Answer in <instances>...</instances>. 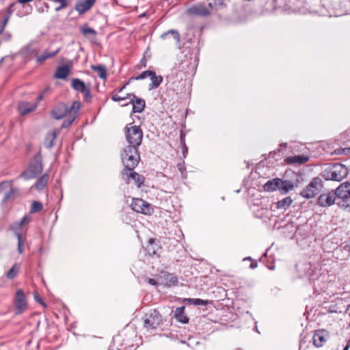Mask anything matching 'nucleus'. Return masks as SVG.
<instances>
[{
	"label": "nucleus",
	"instance_id": "39448f33",
	"mask_svg": "<svg viewBox=\"0 0 350 350\" xmlns=\"http://www.w3.org/2000/svg\"><path fill=\"white\" fill-rule=\"evenodd\" d=\"M127 98H131L130 103L133 105V113H141L145 108V100L142 98H138L134 94H126L125 96H120L118 94H113L111 96L112 100L115 102H120L125 100Z\"/></svg>",
	"mask_w": 350,
	"mask_h": 350
},
{
	"label": "nucleus",
	"instance_id": "8fccbe9b",
	"mask_svg": "<svg viewBox=\"0 0 350 350\" xmlns=\"http://www.w3.org/2000/svg\"><path fill=\"white\" fill-rule=\"evenodd\" d=\"M9 186L8 181H3L0 183V193L5 191L7 187Z\"/></svg>",
	"mask_w": 350,
	"mask_h": 350
},
{
	"label": "nucleus",
	"instance_id": "5701e85b",
	"mask_svg": "<svg viewBox=\"0 0 350 350\" xmlns=\"http://www.w3.org/2000/svg\"><path fill=\"white\" fill-rule=\"evenodd\" d=\"M70 72V68L67 65L59 67L55 73V77L57 79H66Z\"/></svg>",
	"mask_w": 350,
	"mask_h": 350
},
{
	"label": "nucleus",
	"instance_id": "aec40b11",
	"mask_svg": "<svg viewBox=\"0 0 350 350\" xmlns=\"http://www.w3.org/2000/svg\"><path fill=\"white\" fill-rule=\"evenodd\" d=\"M304 270L306 271V275L310 280H314L317 278L319 275V271L317 267H313L310 263L304 264Z\"/></svg>",
	"mask_w": 350,
	"mask_h": 350
},
{
	"label": "nucleus",
	"instance_id": "bb28decb",
	"mask_svg": "<svg viewBox=\"0 0 350 350\" xmlns=\"http://www.w3.org/2000/svg\"><path fill=\"white\" fill-rule=\"evenodd\" d=\"M81 107V104L80 101H74L70 107L68 106V116L76 118Z\"/></svg>",
	"mask_w": 350,
	"mask_h": 350
},
{
	"label": "nucleus",
	"instance_id": "a211bd4d",
	"mask_svg": "<svg viewBox=\"0 0 350 350\" xmlns=\"http://www.w3.org/2000/svg\"><path fill=\"white\" fill-rule=\"evenodd\" d=\"M309 161V157L304 154L287 157L284 162L287 165H302Z\"/></svg>",
	"mask_w": 350,
	"mask_h": 350
},
{
	"label": "nucleus",
	"instance_id": "4c0bfd02",
	"mask_svg": "<svg viewBox=\"0 0 350 350\" xmlns=\"http://www.w3.org/2000/svg\"><path fill=\"white\" fill-rule=\"evenodd\" d=\"M20 265H18L17 263H15L6 273V277L8 279L14 278L18 273Z\"/></svg>",
	"mask_w": 350,
	"mask_h": 350
},
{
	"label": "nucleus",
	"instance_id": "c85d7f7f",
	"mask_svg": "<svg viewBox=\"0 0 350 350\" xmlns=\"http://www.w3.org/2000/svg\"><path fill=\"white\" fill-rule=\"evenodd\" d=\"M170 36H172L174 38V39L176 40L177 44H179L180 43V36L178 31L177 30H175V29H170V30H169V31H167L166 32H164L161 36V38L163 40H165Z\"/></svg>",
	"mask_w": 350,
	"mask_h": 350
},
{
	"label": "nucleus",
	"instance_id": "393cba45",
	"mask_svg": "<svg viewBox=\"0 0 350 350\" xmlns=\"http://www.w3.org/2000/svg\"><path fill=\"white\" fill-rule=\"evenodd\" d=\"M293 187L294 185L291 181L287 180H282L279 178V191L282 193H286L290 190H292Z\"/></svg>",
	"mask_w": 350,
	"mask_h": 350
},
{
	"label": "nucleus",
	"instance_id": "f3484780",
	"mask_svg": "<svg viewBox=\"0 0 350 350\" xmlns=\"http://www.w3.org/2000/svg\"><path fill=\"white\" fill-rule=\"evenodd\" d=\"M52 116L56 120L68 116V105L66 103H58L52 111Z\"/></svg>",
	"mask_w": 350,
	"mask_h": 350
},
{
	"label": "nucleus",
	"instance_id": "f257e3e1",
	"mask_svg": "<svg viewBox=\"0 0 350 350\" xmlns=\"http://www.w3.org/2000/svg\"><path fill=\"white\" fill-rule=\"evenodd\" d=\"M334 193L336 204L342 209L350 213V183L345 182L340 184Z\"/></svg>",
	"mask_w": 350,
	"mask_h": 350
},
{
	"label": "nucleus",
	"instance_id": "5fc2aeb1",
	"mask_svg": "<svg viewBox=\"0 0 350 350\" xmlns=\"http://www.w3.org/2000/svg\"><path fill=\"white\" fill-rule=\"evenodd\" d=\"M257 266H258V263H257V262H256V261H255V260H252V262H251V264H250V267L251 269H253L256 268V267H257Z\"/></svg>",
	"mask_w": 350,
	"mask_h": 350
},
{
	"label": "nucleus",
	"instance_id": "4468645a",
	"mask_svg": "<svg viewBox=\"0 0 350 350\" xmlns=\"http://www.w3.org/2000/svg\"><path fill=\"white\" fill-rule=\"evenodd\" d=\"M96 1V0H78L75 5V10L79 14H83L93 7Z\"/></svg>",
	"mask_w": 350,
	"mask_h": 350
},
{
	"label": "nucleus",
	"instance_id": "ddd939ff",
	"mask_svg": "<svg viewBox=\"0 0 350 350\" xmlns=\"http://www.w3.org/2000/svg\"><path fill=\"white\" fill-rule=\"evenodd\" d=\"M131 206L133 211L143 214H150L152 211L150 204L140 198L133 199Z\"/></svg>",
	"mask_w": 350,
	"mask_h": 350
},
{
	"label": "nucleus",
	"instance_id": "2f4dec72",
	"mask_svg": "<svg viewBox=\"0 0 350 350\" xmlns=\"http://www.w3.org/2000/svg\"><path fill=\"white\" fill-rule=\"evenodd\" d=\"M163 278L165 280V285L167 286L176 285L178 283V279L176 275L169 273H164Z\"/></svg>",
	"mask_w": 350,
	"mask_h": 350
},
{
	"label": "nucleus",
	"instance_id": "dca6fc26",
	"mask_svg": "<svg viewBox=\"0 0 350 350\" xmlns=\"http://www.w3.org/2000/svg\"><path fill=\"white\" fill-rule=\"evenodd\" d=\"M329 337V333L325 329H319L313 335V343L317 347H322Z\"/></svg>",
	"mask_w": 350,
	"mask_h": 350
},
{
	"label": "nucleus",
	"instance_id": "680f3d73",
	"mask_svg": "<svg viewBox=\"0 0 350 350\" xmlns=\"http://www.w3.org/2000/svg\"><path fill=\"white\" fill-rule=\"evenodd\" d=\"M35 299L37 301L40 302V303H42V301L40 298H37L36 297H35Z\"/></svg>",
	"mask_w": 350,
	"mask_h": 350
},
{
	"label": "nucleus",
	"instance_id": "a18cd8bd",
	"mask_svg": "<svg viewBox=\"0 0 350 350\" xmlns=\"http://www.w3.org/2000/svg\"><path fill=\"white\" fill-rule=\"evenodd\" d=\"M9 21V16H5L3 21H0V34H1Z\"/></svg>",
	"mask_w": 350,
	"mask_h": 350
},
{
	"label": "nucleus",
	"instance_id": "bf43d9fd",
	"mask_svg": "<svg viewBox=\"0 0 350 350\" xmlns=\"http://www.w3.org/2000/svg\"><path fill=\"white\" fill-rule=\"evenodd\" d=\"M349 344H347V345L345 347V348H344V349H343V350H348V349H349Z\"/></svg>",
	"mask_w": 350,
	"mask_h": 350
},
{
	"label": "nucleus",
	"instance_id": "7ed1b4c3",
	"mask_svg": "<svg viewBox=\"0 0 350 350\" xmlns=\"http://www.w3.org/2000/svg\"><path fill=\"white\" fill-rule=\"evenodd\" d=\"M124 134L129 144L127 146L139 148L143 139V131L140 126L129 124L124 128Z\"/></svg>",
	"mask_w": 350,
	"mask_h": 350
},
{
	"label": "nucleus",
	"instance_id": "a878e982",
	"mask_svg": "<svg viewBox=\"0 0 350 350\" xmlns=\"http://www.w3.org/2000/svg\"><path fill=\"white\" fill-rule=\"evenodd\" d=\"M264 189L266 191H273L275 190H279V178H274L268 180L264 185Z\"/></svg>",
	"mask_w": 350,
	"mask_h": 350
},
{
	"label": "nucleus",
	"instance_id": "49530a36",
	"mask_svg": "<svg viewBox=\"0 0 350 350\" xmlns=\"http://www.w3.org/2000/svg\"><path fill=\"white\" fill-rule=\"evenodd\" d=\"M81 32L83 35L86 36L88 34L96 35V32L94 29L91 27H87L82 29Z\"/></svg>",
	"mask_w": 350,
	"mask_h": 350
},
{
	"label": "nucleus",
	"instance_id": "cd10ccee",
	"mask_svg": "<svg viewBox=\"0 0 350 350\" xmlns=\"http://www.w3.org/2000/svg\"><path fill=\"white\" fill-rule=\"evenodd\" d=\"M60 50L61 49L58 48L55 51L51 52L45 51L43 53V54L36 57V61L38 62H42L47 59L52 58L55 57L57 53H59Z\"/></svg>",
	"mask_w": 350,
	"mask_h": 350
},
{
	"label": "nucleus",
	"instance_id": "9b49d317",
	"mask_svg": "<svg viewBox=\"0 0 350 350\" xmlns=\"http://www.w3.org/2000/svg\"><path fill=\"white\" fill-rule=\"evenodd\" d=\"M187 12L190 16L202 17H206L211 15L210 8L204 3H198L189 7Z\"/></svg>",
	"mask_w": 350,
	"mask_h": 350
},
{
	"label": "nucleus",
	"instance_id": "c9c22d12",
	"mask_svg": "<svg viewBox=\"0 0 350 350\" xmlns=\"http://www.w3.org/2000/svg\"><path fill=\"white\" fill-rule=\"evenodd\" d=\"M56 138L55 133H50L46 135L44 140V146L47 148H51L54 145V141Z\"/></svg>",
	"mask_w": 350,
	"mask_h": 350
},
{
	"label": "nucleus",
	"instance_id": "20e7f679",
	"mask_svg": "<svg viewBox=\"0 0 350 350\" xmlns=\"http://www.w3.org/2000/svg\"><path fill=\"white\" fill-rule=\"evenodd\" d=\"M42 156L38 152L33 157L28 167L20 174L19 178H23L25 180L35 178L42 172Z\"/></svg>",
	"mask_w": 350,
	"mask_h": 350
},
{
	"label": "nucleus",
	"instance_id": "473e14b6",
	"mask_svg": "<svg viewBox=\"0 0 350 350\" xmlns=\"http://www.w3.org/2000/svg\"><path fill=\"white\" fill-rule=\"evenodd\" d=\"M49 180V175L47 174H44L41 177H40L36 182L34 187L38 190H42L46 185Z\"/></svg>",
	"mask_w": 350,
	"mask_h": 350
},
{
	"label": "nucleus",
	"instance_id": "ea45409f",
	"mask_svg": "<svg viewBox=\"0 0 350 350\" xmlns=\"http://www.w3.org/2000/svg\"><path fill=\"white\" fill-rule=\"evenodd\" d=\"M14 234L16 237L17 240H18L17 250L19 254H23L24 250H23V241L21 232L16 231L14 232Z\"/></svg>",
	"mask_w": 350,
	"mask_h": 350
},
{
	"label": "nucleus",
	"instance_id": "c03bdc74",
	"mask_svg": "<svg viewBox=\"0 0 350 350\" xmlns=\"http://www.w3.org/2000/svg\"><path fill=\"white\" fill-rule=\"evenodd\" d=\"M66 117H67V119L65 120L62 123V128L68 127L70 125H71V124L73 122V121L76 119L72 116H66Z\"/></svg>",
	"mask_w": 350,
	"mask_h": 350
},
{
	"label": "nucleus",
	"instance_id": "6ab92c4d",
	"mask_svg": "<svg viewBox=\"0 0 350 350\" xmlns=\"http://www.w3.org/2000/svg\"><path fill=\"white\" fill-rule=\"evenodd\" d=\"M38 107V103H30L28 101H22L18 104V111L22 115H26L31 111L36 110Z\"/></svg>",
	"mask_w": 350,
	"mask_h": 350
},
{
	"label": "nucleus",
	"instance_id": "6e6d98bb",
	"mask_svg": "<svg viewBox=\"0 0 350 350\" xmlns=\"http://www.w3.org/2000/svg\"><path fill=\"white\" fill-rule=\"evenodd\" d=\"M148 283L152 286H155L157 284V282L153 278H150L148 280Z\"/></svg>",
	"mask_w": 350,
	"mask_h": 350
},
{
	"label": "nucleus",
	"instance_id": "e433bc0d",
	"mask_svg": "<svg viewBox=\"0 0 350 350\" xmlns=\"http://www.w3.org/2000/svg\"><path fill=\"white\" fill-rule=\"evenodd\" d=\"M8 188H10V190L5 193L3 199V202H6L8 200L12 198L14 195L17 192V189L12 186L10 182H9V186L7 187V189Z\"/></svg>",
	"mask_w": 350,
	"mask_h": 350
},
{
	"label": "nucleus",
	"instance_id": "f8f14e48",
	"mask_svg": "<svg viewBox=\"0 0 350 350\" xmlns=\"http://www.w3.org/2000/svg\"><path fill=\"white\" fill-rule=\"evenodd\" d=\"M121 174L126 183H129V179L132 178L138 188L141 187L142 185H144L145 180L144 177L135 172L133 170H130L129 169H124L122 171Z\"/></svg>",
	"mask_w": 350,
	"mask_h": 350
},
{
	"label": "nucleus",
	"instance_id": "72a5a7b5",
	"mask_svg": "<svg viewBox=\"0 0 350 350\" xmlns=\"http://www.w3.org/2000/svg\"><path fill=\"white\" fill-rule=\"evenodd\" d=\"M293 202V200L290 197H286L277 202V208L280 209H286L288 208L291 203Z\"/></svg>",
	"mask_w": 350,
	"mask_h": 350
},
{
	"label": "nucleus",
	"instance_id": "603ef678",
	"mask_svg": "<svg viewBox=\"0 0 350 350\" xmlns=\"http://www.w3.org/2000/svg\"><path fill=\"white\" fill-rule=\"evenodd\" d=\"M345 250L350 254V239L345 241Z\"/></svg>",
	"mask_w": 350,
	"mask_h": 350
},
{
	"label": "nucleus",
	"instance_id": "37998d69",
	"mask_svg": "<svg viewBox=\"0 0 350 350\" xmlns=\"http://www.w3.org/2000/svg\"><path fill=\"white\" fill-rule=\"evenodd\" d=\"M155 239H150L148 243L149 245L147 246V250L150 254H155L156 251L154 248L152 247V244L154 243Z\"/></svg>",
	"mask_w": 350,
	"mask_h": 350
},
{
	"label": "nucleus",
	"instance_id": "f03ea898",
	"mask_svg": "<svg viewBox=\"0 0 350 350\" xmlns=\"http://www.w3.org/2000/svg\"><path fill=\"white\" fill-rule=\"evenodd\" d=\"M121 159L124 169L134 170L140 161L138 148L126 146L121 153Z\"/></svg>",
	"mask_w": 350,
	"mask_h": 350
},
{
	"label": "nucleus",
	"instance_id": "6e6552de",
	"mask_svg": "<svg viewBox=\"0 0 350 350\" xmlns=\"http://www.w3.org/2000/svg\"><path fill=\"white\" fill-rule=\"evenodd\" d=\"M347 175V168L342 164L336 163L327 172L326 178L336 181H341L346 178Z\"/></svg>",
	"mask_w": 350,
	"mask_h": 350
},
{
	"label": "nucleus",
	"instance_id": "09e8293b",
	"mask_svg": "<svg viewBox=\"0 0 350 350\" xmlns=\"http://www.w3.org/2000/svg\"><path fill=\"white\" fill-rule=\"evenodd\" d=\"M16 5V2H14L11 3L8 8H7V15L5 16H9V18H10V16L14 11V6Z\"/></svg>",
	"mask_w": 350,
	"mask_h": 350
},
{
	"label": "nucleus",
	"instance_id": "052dcab7",
	"mask_svg": "<svg viewBox=\"0 0 350 350\" xmlns=\"http://www.w3.org/2000/svg\"><path fill=\"white\" fill-rule=\"evenodd\" d=\"M244 260H252L251 257H247L244 258Z\"/></svg>",
	"mask_w": 350,
	"mask_h": 350
},
{
	"label": "nucleus",
	"instance_id": "79ce46f5",
	"mask_svg": "<svg viewBox=\"0 0 350 350\" xmlns=\"http://www.w3.org/2000/svg\"><path fill=\"white\" fill-rule=\"evenodd\" d=\"M177 167L178 170L180 172L182 177L185 178L187 177L186 174V167L185 165V161L181 160L177 163Z\"/></svg>",
	"mask_w": 350,
	"mask_h": 350
},
{
	"label": "nucleus",
	"instance_id": "9d476101",
	"mask_svg": "<svg viewBox=\"0 0 350 350\" xmlns=\"http://www.w3.org/2000/svg\"><path fill=\"white\" fill-rule=\"evenodd\" d=\"M15 314H21L23 313L27 308L26 297L21 289L17 290L14 299Z\"/></svg>",
	"mask_w": 350,
	"mask_h": 350
},
{
	"label": "nucleus",
	"instance_id": "4be33fe9",
	"mask_svg": "<svg viewBox=\"0 0 350 350\" xmlns=\"http://www.w3.org/2000/svg\"><path fill=\"white\" fill-rule=\"evenodd\" d=\"M174 317L176 319L181 323H187L189 321V319L185 314V307L181 306L176 309Z\"/></svg>",
	"mask_w": 350,
	"mask_h": 350
},
{
	"label": "nucleus",
	"instance_id": "7c9ffc66",
	"mask_svg": "<svg viewBox=\"0 0 350 350\" xmlns=\"http://www.w3.org/2000/svg\"><path fill=\"white\" fill-rule=\"evenodd\" d=\"M91 69L98 72V75L100 79H105L107 78V68L105 65H92Z\"/></svg>",
	"mask_w": 350,
	"mask_h": 350
},
{
	"label": "nucleus",
	"instance_id": "f704fd0d",
	"mask_svg": "<svg viewBox=\"0 0 350 350\" xmlns=\"http://www.w3.org/2000/svg\"><path fill=\"white\" fill-rule=\"evenodd\" d=\"M185 301L188 304L195 305V306H206L208 304V301L203 300L198 298H188L185 299Z\"/></svg>",
	"mask_w": 350,
	"mask_h": 350
},
{
	"label": "nucleus",
	"instance_id": "423d86ee",
	"mask_svg": "<svg viewBox=\"0 0 350 350\" xmlns=\"http://www.w3.org/2000/svg\"><path fill=\"white\" fill-rule=\"evenodd\" d=\"M322 187V180L319 177L314 178L301 191L300 195L306 199L312 198L320 192Z\"/></svg>",
	"mask_w": 350,
	"mask_h": 350
},
{
	"label": "nucleus",
	"instance_id": "1a4fd4ad",
	"mask_svg": "<svg viewBox=\"0 0 350 350\" xmlns=\"http://www.w3.org/2000/svg\"><path fill=\"white\" fill-rule=\"evenodd\" d=\"M71 87L76 91L83 94L84 100L87 103L92 101V95L90 88L86 87L85 84L81 79L75 78L71 81Z\"/></svg>",
	"mask_w": 350,
	"mask_h": 350
},
{
	"label": "nucleus",
	"instance_id": "864d4df0",
	"mask_svg": "<svg viewBox=\"0 0 350 350\" xmlns=\"http://www.w3.org/2000/svg\"><path fill=\"white\" fill-rule=\"evenodd\" d=\"M131 81H128L127 82H126L120 89H118V92H121L123 91V90L126 88V85H128L129 84V83L131 82Z\"/></svg>",
	"mask_w": 350,
	"mask_h": 350
},
{
	"label": "nucleus",
	"instance_id": "58836bf2",
	"mask_svg": "<svg viewBox=\"0 0 350 350\" xmlns=\"http://www.w3.org/2000/svg\"><path fill=\"white\" fill-rule=\"evenodd\" d=\"M154 75V71L152 70H146L142 72L140 75L136 77H132L129 79V81L133 80H142L147 77H150L151 75Z\"/></svg>",
	"mask_w": 350,
	"mask_h": 350
},
{
	"label": "nucleus",
	"instance_id": "de8ad7c7",
	"mask_svg": "<svg viewBox=\"0 0 350 350\" xmlns=\"http://www.w3.org/2000/svg\"><path fill=\"white\" fill-rule=\"evenodd\" d=\"M180 138H181V144L183 145L182 152H183V154L184 157H185L186 154H187L188 149L185 144V137L183 136V134H181Z\"/></svg>",
	"mask_w": 350,
	"mask_h": 350
},
{
	"label": "nucleus",
	"instance_id": "2eb2a0df",
	"mask_svg": "<svg viewBox=\"0 0 350 350\" xmlns=\"http://www.w3.org/2000/svg\"><path fill=\"white\" fill-rule=\"evenodd\" d=\"M336 203V199L334 192L322 193L318 198L317 203L321 207H327Z\"/></svg>",
	"mask_w": 350,
	"mask_h": 350
},
{
	"label": "nucleus",
	"instance_id": "3c124183",
	"mask_svg": "<svg viewBox=\"0 0 350 350\" xmlns=\"http://www.w3.org/2000/svg\"><path fill=\"white\" fill-rule=\"evenodd\" d=\"M3 38L5 41H9L12 38V34L10 32H5L3 34Z\"/></svg>",
	"mask_w": 350,
	"mask_h": 350
},
{
	"label": "nucleus",
	"instance_id": "b1692460",
	"mask_svg": "<svg viewBox=\"0 0 350 350\" xmlns=\"http://www.w3.org/2000/svg\"><path fill=\"white\" fill-rule=\"evenodd\" d=\"M31 221V217L29 215H25L18 222H15L11 226V230L15 232L16 231L21 232V229L22 226L24 224H28Z\"/></svg>",
	"mask_w": 350,
	"mask_h": 350
},
{
	"label": "nucleus",
	"instance_id": "c756f323",
	"mask_svg": "<svg viewBox=\"0 0 350 350\" xmlns=\"http://www.w3.org/2000/svg\"><path fill=\"white\" fill-rule=\"evenodd\" d=\"M208 6L210 10H217L226 5V0H207Z\"/></svg>",
	"mask_w": 350,
	"mask_h": 350
},
{
	"label": "nucleus",
	"instance_id": "412c9836",
	"mask_svg": "<svg viewBox=\"0 0 350 350\" xmlns=\"http://www.w3.org/2000/svg\"><path fill=\"white\" fill-rule=\"evenodd\" d=\"M150 79L151 80V83L148 85L149 90H154L159 88L163 80L161 75H156L154 72V75L150 77Z\"/></svg>",
	"mask_w": 350,
	"mask_h": 350
},
{
	"label": "nucleus",
	"instance_id": "a19ab883",
	"mask_svg": "<svg viewBox=\"0 0 350 350\" xmlns=\"http://www.w3.org/2000/svg\"><path fill=\"white\" fill-rule=\"evenodd\" d=\"M43 208L42 204L38 201H34L30 208V213H34L42 211Z\"/></svg>",
	"mask_w": 350,
	"mask_h": 350
},
{
	"label": "nucleus",
	"instance_id": "0eeeda50",
	"mask_svg": "<svg viewBox=\"0 0 350 350\" xmlns=\"http://www.w3.org/2000/svg\"><path fill=\"white\" fill-rule=\"evenodd\" d=\"M163 323L162 316L156 310H150L144 317V326L147 329H155Z\"/></svg>",
	"mask_w": 350,
	"mask_h": 350
},
{
	"label": "nucleus",
	"instance_id": "13d9d810",
	"mask_svg": "<svg viewBox=\"0 0 350 350\" xmlns=\"http://www.w3.org/2000/svg\"><path fill=\"white\" fill-rule=\"evenodd\" d=\"M141 64H142V66L143 67H146V60L145 59H143L142 61H141Z\"/></svg>",
	"mask_w": 350,
	"mask_h": 350
},
{
	"label": "nucleus",
	"instance_id": "4d7b16f0",
	"mask_svg": "<svg viewBox=\"0 0 350 350\" xmlns=\"http://www.w3.org/2000/svg\"><path fill=\"white\" fill-rule=\"evenodd\" d=\"M43 97H44V93H42L37 98V102L36 103L38 104L43 99Z\"/></svg>",
	"mask_w": 350,
	"mask_h": 350
}]
</instances>
